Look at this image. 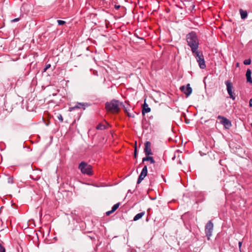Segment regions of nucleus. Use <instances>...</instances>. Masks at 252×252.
I'll list each match as a JSON object with an SVG mask.
<instances>
[{
  "mask_svg": "<svg viewBox=\"0 0 252 252\" xmlns=\"http://www.w3.org/2000/svg\"><path fill=\"white\" fill-rule=\"evenodd\" d=\"M57 22H58V24L59 25H63L64 24H65V22L64 21H63V20H58L57 21Z\"/></svg>",
  "mask_w": 252,
  "mask_h": 252,
  "instance_id": "5701e85b",
  "label": "nucleus"
},
{
  "mask_svg": "<svg viewBox=\"0 0 252 252\" xmlns=\"http://www.w3.org/2000/svg\"><path fill=\"white\" fill-rule=\"evenodd\" d=\"M151 111V108L149 107L148 105L146 103L144 102V104L143 105V108H142V114L144 115L145 113H147L150 112Z\"/></svg>",
  "mask_w": 252,
  "mask_h": 252,
  "instance_id": "4468645a",
  "label": "nucleus"
},
{
  "mask_svg": "<svg viewBox=\"0 0 252 252\" xmlns=\"http://www.w3.org/2000/svg\"><path fill=\"white\" fill-rule=\"evenodd\" d=\"M2 179L4 181L7 182L8 184H12L13 183V178L12 176L4 175Z\"/></svg>",
  "mask_w": 252,
  "mask_h": 252,
  "instance_id": "9b49d317",
  "label": "nucleus"
},
{
  "mask_svg": "<svg viewBox=\"0 0 252 252\" xmlns=\"http://www.w3.org/2000/svg\"><path fill=\"white\" fill-rule=\"evenodd\" d=\"M144 152L146 156L153 154L151 150V143L150 141H146L144 144Z\"/></svg>",
  "mask_w": 252,
  "mask_h": 252,
  "instance_id": "9d476101",
  "label": "nucleus"
},
{
  "mask_svg": "<svg viewBox=\"0 0 252 252\" xmlns=\"http://www.w3.org/2000/svg\"><path fill=\"white\" fill-rule=\"evenodd\" d=\"M180 89L187 96H189L192 93V88L190 87L189 84H188L186 87L185 86H181Z\"/></svg>",
  "mask_w": 252,
  "mask_h": 252,
  "instance_id": "1a4fd4ad",
  "label": "nucleus"
},
{
  "mask_svg": "<svg viewBox=\"0 0 252 252\" xmlns=\"http://www.w3.org/2000/svg\"><path fill=\"white\" fill-rule=\"evenodd\" d=\"M251 60L250 59L245 60L244 61V64L245 65H249L251 64Z\"/></svg>",
  "mask_w": 252,
  "mask_h": 252,
  "instance_id": "412c9836",
  "label": "nucleus"
},
{
  "mask_svg": "<svg viewBox=\"0 0 252 252\" xmlns=\"http://www.w3.org/2000/svg\"><path fill=\"white\" fill-rule=\"evenodd\" d=\"M31 177L32 179H34V180H38V179L40 178V176H36L35 178H34L33 177L32 175H31Z\"/></svg>",
  "mask_w": 252,
  "mask_h": 252,
  "instance_id": "c756f323",
  "label": "nucleus"
},
{
  "mask_svg": "<svg viewBox=\"0 0 252 252\" xmlns=\"http://www.w3.org/2000/svg\"><path fill=\"white\" fill-rule=\"evenodd\" d=\"M120 104L122 105L123 103H120L119 100L114 99L105 103V108L107 111L112 113H118L120 110Z\"/></svg>",
  "mask_w": 252,
  "mask_h": 252,
  "instance_id": "f03ea898",
  "label": "nucleus"
},
{
  "mask_svg": "<svg viewBox=\"0 0 252 252\" xmlns=\"http://www.w3.org/2000/svg\"><path fill=\"white\" fill-rule=\"evenodd\" d=\"M57 118L61 122H63V116L61 114H59L58 116H57Z\"/></svg>",
  "mask_w": 252,
  "mask_h": 252,
  "instance_id": "393cba45",
  "label": "nucleus"
},
{
  "mask_svg": "<svg viewBox=\"0 0 252 252\" xmlns=\"http://www.w3.org/2000/svg\"><path fill=\"white\" fill-rule=\"evenodd\" d=\"M0 252H5V249L1 243H0Z\"/></svg>",
  "mask_w": 252,
  "mask_h": 252,
  "instance_id": "4be33fe9",
  "label": "nucleus"
},
{
  "mask_svg": "<svg viewBox=\"0 0 252 252\" xmlns=\"http://www.w3.org/2000/svg\"><path fill=\"white\" fill-rule=\"evenodd\" d=\"M249 106L250 107H252V98L251 99H250V101H249Z\"/></svg>",
  "mask_w": 252,
  "mask_h": 252,
  "instance_id": "2f4dec72",
  "label": "nucleus"
},
{
  "mask_svg": "<svg viewBox=\"0 0 252 252\" xmlns=\"http://www.w3.org/2000/svg\"><path fill=\"white\" fill-rule=\"evenodd\" d=\"M145 212H141V213H139L137 214L134 217L133 220L134 221H136V220L140 219L145 215Z\"/></svg>",
  "mask_w": 252,
  "mask_h": 252,
  "instance_id": "f3484780",
  "label": "nucleus"
},
{
  "mask_svg": "<svg viewBox=\"0 0 252 252\" xmlns=\"http://www.w3.org/2000/svg\"><path fill=\"white\" fill-rule=\"evenodd\" d=\"M251 126H252V124H251Z\"/></svg>",
  "mask_w": 252,
  "mask_h": 252,
  "instance_id": "e433bc0d",
  "label": "nucleus"
},
{
  "mask_svg": "<svg viewBox=\"0 0 252 252\" xmlns=\"http://www.w3.org/2000/svg\"><path fill=\"white\" fill-rule=\"evenodd\" d=\"M134 157L135 158H137V147L135 146L134 148Z\"/></svg>",
  "mask_w": 252,
  "mask_h": 252,
  "instance_id": "a878e982",
  "label": "nucleus"
},
{
  "mask_svg": "<svg viewBox=\"0 0 252 252\" xmlns=\"http://www.w3.org/2000/svg\"><path fill=\"white\" fill-rule=\"evenodd\" d=\"M252 72L250 69H248L246 71V76L247 78V81L252 84V79L251 77Z\"/></svg>",
  "mask_w": 252,
  "mask_h": 252,
  "instance_id": "f8f14e48",
  "label": "nucleus"
},
{
  "mask_svg": "<svg viewBox=\"0 0 252 252\" xmlns=\"http://www.w3.org/2000/svg\"><path fill=\"white\" fill-rule=\"evenodd\" d=\"M90 106V104L88 103H81L77 102L74 106L70 107L69 108V111H72L75 109H82L85 110L86 107Z\"/></svg>",
  "mask_w": 252,
  "mask_h": 252,
  "instance_id": "6e6552de",
  "label": "nucleus"
},
{
  "mask_svg": "<svg viewBox=\"0 0 252 252\" xmlns=\"http://www.w3.org/2000/svg\"><path fill=\"white\" fill-rule=\"evenodd\" d=\"M146 161H150L151 163H155V161L152 157L147 156L146 157L142 158V163Z\"/></svg>",
  "mask_w": 252,
  "mask_h": 252,
  "instance_id": "2eb2a0df",
  "label": "nucleus"
},
{
  "mask_svg": "<svg viewBox=\"0 0 252 252\" xmlns=\"http://www.w3.org/2000/svg\"><path fill=\"white\" fill-rule=\"evenodd\" d=\"M185 1H192V0H185Z\"/></svg>",
  "mask_w": 252,
  "mask_h": 252,
  "instance_id": "72a5a7b5",
  "label": "nucleus"
},
{
  "mask_svg": "<svg viewBox=\"0 0 252 252\" xmlns=\"http://www.w3.org/2000/svg\"><path fill=\"white\" fill-rule=\"evenodd\" d=\"M96 128L97 129H101V130H102V129H105V126H104V125L101 124H98L97 126H96Z\"/></svg>",
  "mask_w": 252,
  "mask_h": 252,
  "instance_id": "aec40b11",
  "label": "nucleus"
},
{
  "mask_svg": "<svg viewBox=\"0 0 252 252\" xmlns=\"http://www.w3.org/2000/svg\"><path fill=\"white\" fill-rule=\"evenodd\" d=\"M217 118L220 120V123L223 125L225 129H228L231 127L232 124L231 121L226 117L219 115Z\"/></svg>",
  "mask_w": 252,
  "mask_h": 252,
  "instance_id": "423d86ee",
  "label": "nucleus"
},
{
  "mask_svg": "<svg viewBox=\"0 0 252 252\" xmlns=\"http://www.w3.org/2000/svg\"><path fill=\"white\" fill-rule=\"evenodd\" d=\"M113 213H114V212H112V210H111L110 211H107L106 213V216H109L110 214H111Z\"/></svg>",
  "mask_w": 252,
  "mask_h": 252,
  "instance_id": "c85d7f7f",
  "label": "nucleus"
},
{
  "mask_svg": "<svg viewBox=\"0 0 252 252\" xmlns=\"http://www.w3.org/2000/svg\"><path fill=\"white\" fill-rule=\"evenodd\" d=\"M147 173L146 172H145V171H141L140 175L138 177L137 184H140L142 181L144 179V178L147 176Z\"/></svg>",
  "mask_w": 252,
  "mask_h": 252,
  "instance_id": "ddd939ff",
  "label": "nucleus"
},
{
  "mask_svg": "<svg viewBox=\"0 0 252 252\" xmlns=\"http://www.w3.org/2000/svg\"><path fill=\"white\" fill-rule=\"evenodd\" d=\"M20 20V18H15L13 20H11V22L13 23V22H18Z\"/></svg>",
  "mask_w": 252,
  "mask_h": 252,
  "instance_id": "bb28decb",
  "label": "nucleus"
},
{
  "mask_svg": "<svg viewBox=\"0 0 252 252\" xmlns=\"http://www.w3.org/2000/svg\"><path fill=\"white\" fill-rule=\"evenodd\" d=\"M236 66H237V67H238V66H239V63H236Z\"/></svg>",
  "mask_w": 252,
  "mask_h": 252,
  "instance_id": "f704fd0d",
  "label": "nucleus"
},
{
  "mask_svg": "<svg viewBox=\"0 0 252 252\" xmlns=\"http://www.w3.org/2000/svg\"><path fill=\"white\" fill-rule=\"evenodd\" d=\"M239 12H240L241 19H245L247 17L248 13L246 10H244L242 9H240Z\"/></svg>",
  "mask_w": 252,
  "mask_h": 252,
  "instance_id": "dca6fc26",
  "label": "nucleus"
},
{
  "mask_svg": "<svg viewBox=\"0 0 252 252\" xmlns=\"http://www.w3.org/2000/svg\"><path fill=\"white\" fill-rule=\"evenodd\" d=\"M142 171H145V172H146L147 173V165H145L144 167L143 168Z\"/></svg>",
  "mask_w": 252,
  "mask_h": 252,
  "instance_id": "cd10ccee",
  "label": "nucleus"
},
{
  "mask_svg": "<svg viewBox=\"0 0 252 252\" xmlns=\"http://www.w3.org/2000/svg\"><path fill=\"white\" fill-rule=\"evenodd\" d=\"M114 7L115 9H118L120 7V6L119 5H115Z\"/></svg>",
  "mask_w": 252,
  "mask_h": 252,
  "instance_id": "473e14b6",
  "label": "nucleus"
},
{
  "mask_svg": "<svg viewBox=\"0 0 252 252\" xmlns=\"http://www.w3.org/2000/svg\"><path fill=\"white\" fill-rule=\"evenodd\" d=\"M179 163L180 164H181V160H179Z\"/></svg>",
  "mask_w": 252,
  "mask_h": 252,
  "instance_id": "c9c22d12",
  "label": "nucleus"
},
{
  "mask_svg": "<svg viewBox=\"0 0 252 252\" xmlns=\"http://www.w3.org/2000/svg\"><path fill=\"white\" fill-rule=\"evenodd\" d=\"M78 169L80 170L83 174L92 176L94 174L93 167L85 161H82L78 166Z\"/></svg>",
  "mask_w": 252,
  "mask_h": 252,
  "instance_id": "7ed1b4c3",
  "label": "nucleus"
},
{
  "mask_svg": "<svg viewBox=\"0 0 252 252\" xmlns=\"http://www.w3.org/2000/svg\"><path fill=\"white\" fill-rule=\"evenodd\" d=\"M242 245V242L239 241V243H238V245H239V248L240 252H241V248Z\"/></svg>",
  "mask_w": 252,
  "mask_h": 252,
  "instance_id": "7c9ffc66",
  "label": "nucleus"
},
{
  "mask_svg": "<svg viewBox=\"0 0 252 252\" xmlns=\"http://www.w3.org/2000/svg\"><path fill=\"white\" fill-rule=\"evenodd\" d=\"M226 86V90L229 95V97L232 100H234L236 98L235 94L233 92V84L230 80H227L225 82Z\"/></svg>",
  "mask_w": 252,
  "mask_h": 252,
  "instance_id": "39448f33",
  "label": "nucleus"
},
{
  "mask_svg": "<svg viewBox=\"0 0 252 252\" xmlns=\"http://www.w3.org/2000/svg\"><path fill=\"white\" fill-rule=\"evenodd\" d=\"M188 45L190 48L192 53L199 51V41L196 33L194 31L188 33L186 36Z\"/></svg>",
  "mask_w": 252,
  "mask_h": 252,
  "instance_id": "f257e3e1",
  "label": "nucleus"
},
{
  "mask_svg": "<svg viewBox=\"0 0 252 252\" xmlns=\"http://www.w3.org/2000/svg\"><path fill=\"white\" fill-rule=\"evenodd\" d=\"M214 224L211 220H209L206 223L205 227V232L206 236L207 237L208 240L210 239V237L212 235Z\"/></svg>",
  "mask_w": 252,
  "mask_h": 252,
  "instance_id": "0eeeda50",
  "label": "nucleus"
},
{
  "mask_svg": "<svg viewBox=\"0 0 252 252\" xmlns=\"http://www.w3.org/2000/svg\"><path fill=\"white\" fill-rule=\"evenodd\" d=\"M192 53L195 56L200 68L201 69H205L206 66L202 53L197 51Z\"/></svg>",
  "mask_w": 252,
  "mask_h": 252,
  "instance_id": "20e7f679",
  "label": "nucleus"
},
{
  "mask_svg": "<svg viewBox=\"0 0 252 252\" xmlns=\"http://www.w3.org/2000/svg\"><path fill=\"white\" fill-rule=\"evenodd\" d=\"M124 107V109H125V112L126 113L128 117H132V118H133L134 117V114L133 113H129L127 108L124 106L123 105Z\"/></svg>",
  "mask_w": 252,
  "mask_h": 252,
  "instance_id": "a211bd4d",
  "label": "nucleus"
},
{
  "mask_svg": "<svg viewBox=\"0 0 252 252\" xmlns=\"http://www.w3.org/2000/svg\"><path fill=\"white\" fill-rule=\"evenodd\" d=\"M51 67V64H46L45 67L43 69V72H45L47 71L48 69Z\"/></svg>",
  "mask_w": 252,
  "mask_h": 252,
  "instance_id": "b1692460",
  "label": "nucleus"
},
{
  "mask_svg": "<svg viewBox=\"0 0 252 252\" xmlns=\"http://www.w3.org/2000/svg\"><path fill=\"white\" fill-rule=\"evenodd\" d=\"M120 205V203H117L116 204H115L114 205H113V206L112 207V212H115L119 207Z\"/></svg>",
  "mask_w": 252,
  "mask_h": 252,
  "instance_id": "6ab92c4d",
  "label": "nucleus"
}]
</instances>
